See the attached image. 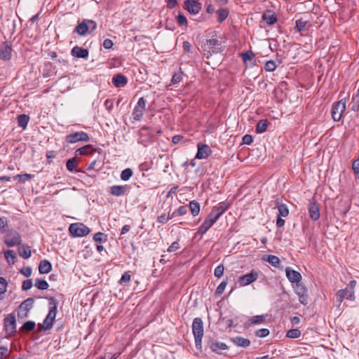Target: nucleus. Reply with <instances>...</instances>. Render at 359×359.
<instances>
[{
    "mask_svg": "<svg viewBox=\"0 0 359 359\" xmlns=\"http://www.w3.org/2000/svg\"><path fill=\"white\" fill-rule=\"evenodd\" d=\"M192 332L194 335L196 347L202 348V338L203 337V323L200 318H196L192 323Z\"/></svg>",
    "mask_w": 359,
    "mask_h": 359,
    "instance_id": "nucleus-1",
    "label": "nucleus"
},
{
    "mask_svg": "<svg viewBox=\"0 0 359 359\" xmlns=\"http://www.w3.org/2000/svg\"><path fill=\"white\" fill-rule=\"evenodd\" d=\"M49 305V312L44 319L42 325V327L44 330H48L52 328L57 314V304L55 302L53 299H50Z\"/></svg>",
    "mask_w": 359,
    "mask_h": 359,
    "instance_id": "nucleus-2",
    "label": "nucleus"
},
{
    "mask_svg": "<svg viewBox=\"0 0 359 359\" xmlns=\"http://www.w3.org/2000/svg\"><path fill=\"white\" fill-rule=\"evenodd\" d=\"M356 282L355 280L351 281L348 286L344 290H340L337 293V299L339 303H341L344 299L354 300L355 291L354 287Z\"/></svg>",
    "mask_w": 359,
    "mask_h": 359,
    "instance_id": "nucleus-3",
    "label": "nucleus"
},
{
    "mask_svg": "<svg viewBox=\"0 0 359 359\" xmlns=\"http://www.w3.org/2000/svg\"><path fill=\"white\" fill-rule=\"evenodd\" d=\"M97 27L95 21L90 20H84L76 27V32L80 36H85L88 32L94 31Z\"/></svg>",
    "mask_w": 359,
    "mask_h": 359,
    "instance_id": "nucleus-4",
    "label": "nucleus"
},
{
    "mask_svg": "<svg viewBox=\"0 0 359 359\" xmlns=\"http://www.w3.org/2000/svg\"><path fill=\"white\" fill-rule=\"evenodd\" d=\"M70 233L74 237H83L90 233V229L82 223L72 224L69 227Z\"/></svg>",
    "mask_w": 359,
    "mask_h": 359,
    "instance_id": "nucleus-5",
    "label": "nucleus"
},
{
    "mask_svg": "<svg viewBox=\"0 0 359 359\" xmlns=\"http://www.w3.org/2000/svg\"><path fill=\"white\" fill-rule=\"evenodd\" d=\"M21 236L20 233L15 231H9L4 237V243L8 247H14L21 243Z\"/></svg>",
    "mask_w": 359,
    "mask_h": 359,
    "instance_id": "nucleus-6",
    "label": "nucleus"
},
{
    "mask_svg": "<svg viewBox=\"0 0 359 359\" xmlns=\"http://www.w3.org/2000/svg\"><path fill=\"white\" fill-rule=\"evenodd\" d=\"M346 110V100L342 99L333 105L332 110V118L335 121L341 120Z\"/></svg>",
    "mask_w": 359,
    "mask_h": 359,
    "instance_id": "nucleus-7",
    "label": "nucleus"
},
{
    "mask_svg": "<svg viewBox=\"0 0 359 359\" xmlns=\"http://www.w3.org/2000/svg\"><path fill=\"white\" fill-rule=\"evenodd\" d=\"M65 139L66 141L70 144H74L78 142H88L90 140L88 135L83 131L71 133L67 135Z\"/></svg>",
    "mask_w": 359,
    "mask_h": 359,
    "instance_id": "nucleus-8",
    "label": "nucleus"
},
{
    "mask_svg": "<svg viewBox=\"0 0 359 359\" xmlns=\"http://www.w3.org/2000/svg\"><path fill=\"white\" fill-rule=\"evenodd\" d=\"M34 304V299L28 298L25 300L19 306L18 314L20 318H24L28 316V313Z\"/></svg>",
    "mask_w": 359,
    "mask_h": 359,
    "instance_id": "nucleus-9",
    "label": "nucleus"
},
{
    "mask_svg": "<svg viewBox=\"0 0 359 359\" xmlns=\"http://www.w3.org/2000/svg\"><path fill=\"white\" fill-rule=\"evenodd\" d=\"M146 106V101L144 97H140L137 102V105L135 107L133 117L135 121H140L144 112Z\"/></svg>",
    "mask_w": 359,
    "mask_h": 359,
    "instance_id": "nucleus-10",
    "label": "nucleus"
},
{
    "mask_svg": "<svg viewBox=\"0 0 359 359\" xmlns=\"http://www.w3.org/2000/svg\"><path fill=\"white\" fill-rule=\"evenodd\" d=\"M258 273L255 271H252L250 273L241 276L238 280L240 286L244 287L250 285V283L257 280Z\"/></svg>",
    "mask_w": 359,
    "mask_h": 359,
    "instance_id": "nucleus-11",
    "label": "nucleus"
},
{
    "mask_svg": "<svg viewBox=\"0 0 359 359\" xmlns=\"http://www.w3.org/2000/svg\"><path fill=\"white\" fill-rule=\"evenodd\" d=\"M229 203L226 202L219 203L214 207L210 215L216 221L224 214L229 208Z\"/></svg>",
    "mask_w": 359,
    "mask_h": 359,
    "instance_id": "nucleus-12",
    "label": "nucleus"
},
{
    "mask_svg": "<svg viewBox=\"0 0 359 359\" xmlns=\"http://www.w3.org/2000/svg\"><path fill=\"white\" fill-rule=\"evenodd\" d=\"M184 8L191 14L196 15L201 9V4L196 0H186Z\"/></svg>",
    "mask_w": 359,
    "mask_h": 359,
    "instance_id": "nucleus-13",
    "label": "nucleus"
},
{
    "mask_svg": "<svg viewBox=\"0 0 359 359\" xmlns=\"http://www.w3.org/2000/svg\"><path fill=\"white\" fill-rule=\"evenodd\" d=\"M129 189L128 185H114L110 187L109 194L114 196H121L127 194Z\"/></svg>",
    "mask_w": 359,
    "mask_h": 359,
    "instance_id": "nucleus-14",
    "label": "nucleus"
},
{
    "mask_svg": "<svg viewBox=\"0 0 359 359\" xmlns=\"http://www.w3.org/2000/svg\"><path fill=\"white\" fill-rule=\"evenodd\" d=\"M294 290L296 294L299 297V302L303 304H307V297H306V289L302 285L301 283H297L294 286Z\"/></svg>",
    "mask_w": 359,
    "mask_h": 359,
    "instance_id": "nucleus-15",
    "label": "nucleus"
},
{
    "mask_svg": "<svg viewBox=\"0 0 359 359\" xmlns=\"http://www.w3.org/2000/svg\"><path fill=\"white\" fill-rule=\"evenodd\" d=\"M211 149L207 144H198V151L196 155V158L198 159H203L208 158L210 154Z\"/></svg>",
    "mask_w": 359,
    "mask_h": 359,
    "instance_id": "nucleus-16",
    "label": "nucleus"
},
{
    "mask_svg": "<svg viewBox=\"0 0 359 359\" xmlns=\"http://www.w3.org/2000/svg\"><path fill=\"white\" fill-rule=\"evenodd\" d=\"M285 273L287 278L290 282L294 283L300 282L302 276L298 271L292 269L290 267H287L285 269Z\"/></svg>",
    "mask_w": 359,
    "mask_h": 359,
    "instance_id": "nucleus-17",
    "label": "nucleus"
},
{
    "mask_svg": "<svg viewBox=\"0 0 359 359\" xmlns=\"http://www.w3.org/2000/svg\"><path fill=\"white\" fill-rule=\"evenodd\" d=\"M309 216L313 220H317L320 217V209L315 201H311L309 205Z\"/></svg>",
    "mask_w": 359,
    "mask_h": 359,
    "instance_id": "nucleus-18",
    "label": "nucleus"
},
{
    "mask_svg": "<svg viewBox=\"0 0 359 359\" xmlns=\"http://www.w3.org/2000/svg\"><path fill=\"white\" fill-rule=\"evenodd\" d=\"M12 55V48L6 43H4L0 48V58L3 60H9Z\"/></svg>",
    "mask_w": 359,
    "mask_h": 359,
    "instance_id": "nucleus-19",
    "label": "nucleus"
},
{
    "mask_svg": "<svg viewBox=\"0 0 359 359\" xmlns=\"http://www.w3.org/2000/svg\"><path fill=\"white\" fill-rule=\"evenodd\" d=\"M112 83L116 88L123 87L128 83L127 78L122 74H116L112 78Z\"/></svg>",
    "mask_w": 359,
    "mask_h": 359,
    "instance_id": "nucleus-20",
    "label": "nucleus"
},
{
    "mask_svg": "<svg viewBox=\"0 0 359 359\" xmlns=\"http://www.w3.org/2000/svg\"><path fill=\"white\" fill-rule=\"evenodd\" d=\"M72 55L78 58L86 59L88 57V50L79 46H75L72 49Z\"/></svg>",
    "mask_w": 359,
    "mask_h": 359,
    "instance_id": "nucleus-21",
    "label": "nucleus"
},
{
    "mask_svg": "<svg viewBox=\"0 0 359 359\" xmlns=\"http://www.w3.org/2000/svg\"><path fill=\"white\" fill-rule=\"evenodd\" d=\"M311 27V24L308 20H304L302 18L296 21V28L299 32H307Z\"/></svg>",
    "mask_w": 359,
    "mask_h": 359,
    "instance_id": "nucleus-22",
    "label": "nucleus"
},
{
    "mask_svg": "<svg viewBox=\"0 0 359 359\" xmlns=\"http://www.w3.org/2000/svg\"><path fill=\"white\" fill-rule=\"evenodd\" d=\"M15 318L13 315H9L5 318V327L7 331L13 332L15 329Z\"/></svg>",
    "mask_w": 359,
    "mask_h": 359,
    "instance_id": "nucleus-23",
    "label": "nucleus"
},
{
    "mask_svg": "<svg viewBox=\"0 0 359 359\" xmlns=\"http://www.w3.org/2000/svg\"><path fill=\"white\" fill-rule=\"evenodd\" d=\"M220 45L219 41L216 39H211L206 41L205 43V49H208L210 51H212L213 53H217V47Z\"/></svg>",
    "mask_w": 359,
    "mask_h": 359,
    "instance_id": "nucleus-24",
    "label": "nucleus"
},
{
    "mask_svg": "<svg viewBox=\"0 0 359 359\" xmlns=\"http://www.w3.org/2000/svg\"><path fill=\"white\" fill-rule=\"evenodd\" d=\"M262 18L268 25H273L277 20L275 13L271 11L265 12L262 15Z\"/></svg>",
    "mask_w": 359,
    "mask_h": 359,
    "instance_id": "nucleus-25",
    "label": "nucleus"
},
{
    "mask_svg": "<svg viewBox=\"0 0 359 359\" xmlns=\"http://www.w3.org/2000/svg\"><path fill=\"white\" fill-rule=\"evenodd\" d=\"M52 269V265L50 262L48 260H42L39 266V271L40 273H48Z\"/></svg>",
    "mask_w": 359,
    "mask_h": 359,
    "instance_id": "nucleus-26",
    "label": "nucleus"
},
{
    "mask_svg": "<svg viewBox=\"0 0 359 359\" xmlns=\"http://www.w3.org/2000/svg\"><path fill=\"white\" fill-rule=\"evenodd\" d=\"M232 341L235 345L241 347H248L250 344V341L249 339L241 337H234L233 339H232Z\"/></svg>",
    "mask_w": 359,
    "mask_h": 359,
    "instance_id": "nucleus-27",
    "label": "nucleus"
},
{
    "mask_svg": "<svg viewBox=\"0 0 359 359\" xmlns=\"http://www.w3.org/2000/svg\"><path fill=\"white\" fill-rule=\"evenodd\" d=\"M4 257L9 265L14 264L16 261L15 253L11 250H8L4 252Z\"/></svg>",
    "mask_w": 359,
    "mask_h": 359,
    "instance_id": "nucleus-28",
    "label": "nucleus"
},
{
    "mask_svg": "<svg viewBox=\"0 0 359 359\" xmlns=\"http://www.w3.org/2000/svg\"><path fill=\"white\" fill-rule=\"evenodd\" d=\"M18 253L23 258L28 259L32 255V251L28 245H23L18 248Z\"/></svg>",
    "mask_w": 359,
    "mask_h": 359,
    "instance_id": "nucleus-29",
    "label": "nucleus"
},
{
    "mask_svg": "<svg viewBox=\"0 0 359 359\" xmlns=\"http://www.w3.org/2000/svg\"><path fill=\"white\" fill-rule=\"evenodd\" d=\"M93 151L92 145L88 144L76 150V155H89Z\"/></svg>",
    "mask_w": 359,
    "mask_h": 359,
    "instance_id": "nucleus-30",
    "label": "nucleus"
},
{
    "mask_svg": "<svg viewBox=\"0 0 359 359\" xmlns=\"http://www.w3.org/2000/svg\"><path fill=\"white\" fill-rule=\"evenodd\" d=\"M277 208L279 217H286L289 215V210L285 204L277 203Z\"/></svg>",
    "mask_w": 359,
    "mask_h": 359,
    "instance_id": "nucleus-31",
    "label": "nucleus"
},
{
    "mask_svg": "<svg viewBox=\"0 0 359 359\" xmlns=\"http://www.w3.org/2000/svg\"><path fill=\"white\" fill-rule=\"evenodd\" d=\"M210 348L213 351H217L218 350H226L227 346L223 342L212 341L210 344Z\"/></svg>",
    "mask_w": 359,
    "mask_h": 359,
    "instance_id": "nucleus-32",
    "label": "nucleus"
},
{
    "mask_svg": "<svg viewBox=\"0 0 359 359\" xmlns=\"http://www.w3.org/2000/svg\"><path fill=\"white\" fill-rule=\"evenodd\" d=\"M266 320V316L264 315L260 316H255L251 318L248 323V326L256 325V324H261Z\"/></svg>",
    "mask_w": 359,
    "mask_h": 359,
    "instance_id": "nucleus-33",
    "label": "nucleus"
},
{
    "mask_svg": "<svg viewBox=\"0 0 359 359\" xmlns=\"http://www.w3.org/2000/svg\"><path fill=\"white\" fill-rule=\"evenodd\" d=\"M217 21L222 22L229 15V11L226 8H220L216 11Z\"/></svg>",
    "mask_w": 359,
    "mask_h": 359,
    "instance_id": "nucleus-34",
    "label": "nucleus"
},
{
    "mask_svg": "<svg viewBox=\"0 0 359 359\" xmlns=\"http://www.w3.org/2000/svg\"><path fill=\"white\" fill-rule=\"evenodd\" d=\"M189 208L193 216H196L200 212V204L196 201H192L189 203Z\"/></svg>",
    "mask_w": 359,
    "mask_h": 359,
    "instance_id": "nucleus-35",
    "label": "nucleus"
},
{
    "mask_svg": "<svg viewBox=\"0 0 359 359\" xmlns=\"http://www.w3.org/2000/svg\"><path fill=\"white\" fill-rule=\"evenodd\" d=\"M268 127V122L266 120L262 119L260 120L256 128V130L258 133H262L266 130V128Z\"/></svg>",
    "mask_w": 359,
    "mask_h": 359,
    "instance_id": "nucleus-36",
    "label": "nucleus"
},
{
    "mask_svg": "<svg viewBox=\"0 0 359 359\" xmlns=\"http://www.w3.org/2000/svg\"><path fill=\"white\" fill-rule=\"evenodd\" d=\"M78 161L74 158H69L66 163L67 168L69 171L73 172L77 167Z\"/></svg>",
    "mask_w": 359,
    "mask_h": 359,
    "instance_id": "nucleus-37",
    "label": "nucleus"
},
{
    "mask_svg": "<svg viewBox=\"0 0 359 359\" xmlns=\"http://www.w3.org/2000/svg\"><path fill=\"white\" fill-rule=\"evenodd\" d=\"M29 121V117L25 114H21L18 117V123L19 126L25 128Z\"/></svg>",
    "mask_w": 359,
    "mask_h": 359,
    "instance_id": "nucleus-38",
    "label": "nucleus"
},
{
    "mask_svg": "<svg viewBox=\"0 0 359 359\" xmlns=\"http://www.w3.org/2000/svg\"><path fill=\"white\" fill-rule=\"evenodd\" d=\"M8 283L4 278L0 277V300L4 298V294L6 291Z\"/></svg>",
    "mask_w": 359,
    "mask_h": 359,
    "instance_id": "nucleus-39",
    "label": "nucleus"
},
{
    "mask_svg": "<svg viewBox=\"0 0 359 359\" xmlns=\"http://www.w3.org/2000/svg\"><path fill=\"white\" fill-rule=\"evenodd\" d=\"M36 324L34 321H27L22 326L20 330L22 332H29L34 329Z\"/></svg>",
    "mask_w": 359,
    "mask_h": 359,
    "instance_id": "nucleus-40",
    "label": "nucleus"
},
{
    "mask_svg": "<svg viewBox=\"0 0 359 359\" xmlns=\"http://www.w3.org/2000/svg\"><path fill=\"white\" fill-rule=\"evenodd\" d=\"M266 260L275 267H278L280 264V259L275 255H269Z\"/></svg>",
    "mask_w": 359,
    "mask_h": 359,
    "instance_id": "nucleus-41",
    "label": "nucleus"
},
{
    "mask_svg": "<svg viewBox=\"0 0 359 359\" xmlns=\"http://www.w3.org/2000/svg\"><path fill=\"white\" fill-rule=\"evenodd\" d=\"M33 177H34V175H32L25 173V174H22V175H17L14 176L13 178H14V180H18L19 182L24 183V182L31 180Z\"/></svg>",
    "mask_w": 359,
    "mask_h": 359,
    "instance_id": "nucleus-42",
    "label": "nucleus"
},
{
    "mask_svg": "<svg viewBox=\"0 0 359 359\" xmlns=\"http://www.w3.org/2000/svg\"><path fill=\"white\" fill-rule=\"evenodd\" d=\"M133 173V170L130 168H126L121 172V179L123 181H127L132 177Z\"/></svg>",
    "mask_w": 359,
    "mask_h": 359,
    "instance_id": "nucleus-43",
    "label": "nucleus"
},
{
    "mask_svg": "<svg viewBox=\"0 0 359 359\" xmlns=\"http://www.w3.org/2000/svg\"><path fill=\"white\" fill-rule=\"evenodd\" d=\"M242 57L245 65H251L254 55L252 52H246L242 54Z\"/></svg>",
    "mask_w": 359,
    "mask_h": 359,
    "instance_id": "nucleus-44",
    "label": "nucleus"
},
{
    "mask_svg": "<svg viewBox=\"0 0 359 359\" xmlns=\"http://www.w3.org/2000/svg\"><path fill=\"white\" fill-rule=\"evenodd\" d=\"M301 335V332L298 329H292L287 331L286 336L288 338L297 339Z\"/></svg>",
    "mask_w": 359,
    "mask_h": 359,
    "instance_id": "nucleus-45",
    "label": "nucleus"
},
{
    "mask_svg": "<svg viewBox=\"0 0 359 359\" xmlns=\"http://www.w3.org/2000/svg\"><path fill=\"white\" fill-rule=\"evenodd\" d=\"M35 286L39 290H46L48 287V283L43 279H36Z\"/></svg>",
    "mask_w": 359,
    "mask_h": 359,
    "instance_id": "nucleus-46",
    "label": "nucleus"
},
{
    "mask_svg": "<svg viewBox=\"0 0 359 359\" xmlns=\"http://www.w3.org/2000/svg\"><path fill=\"white\" fill-rule=\"evenodd\" d=\"M130 279H131V276H130V273L128 271H126L122 275V276L119 280V283L121 285H126V283H128L130 280Z\"/></svg>",
    "mask_w": 359,
    "mask_h": 359,
    "instance_id": "nucleus-47",
    "label": "nucleus"
},
{
    "mask_svg": "<svg viewBox=\"0 0 359 359\" xmlns=\"http://www.w3.org/2000/svg\"><path fill=\"white\" fill-rule=\"evenodd\" d=\"M217 221L213 219L211 215L209 214L208 216L206 217V219L203 222V224H204L205 226L208 227V229H210Z\"/></svg>",
    "mask_w": 359,
    "mask_h": 359,
    "instance_id": "nucleus-48",
    "label": "nucleus"
},
{
    "mask_svg": "<svg viewBox=\"0 0 359 359\" xmlns=\"http://www.w3.org/2000/svg\"><path fill=\"white\" fill-rule=\"evenodd\" d=\"M224 267L222 264L217 266L214 271V275L217 278H221L223 276Z\"/></svg>",
    "mask_w": 359,
    "mask_h": 359,
    "instance_id": "nucleus-49",
    "label": "nucleus"
},
{
    "mask_svg": "<svg viewBox=\"0 0 359 359\" xmlns=\"http://www.w3.org/2000/svg\"><path fill=\"white\" fill-rule=\"evenodd\" d=\"M170 219L171 217H170L168 213H163L162 215L157 217V222L161 224H164L166 223Z\"/></svg>",
    "mask_w": 359,
    "mask_h": 359,
    "instance_id": "nucleus-50",
    "label": "nucleus"
},
{
    "mask_svg": "<svg viewBox=\"0 0 359 359\" xmlns=\"http://www.w3.org/2000/svg\"><path fill=\"white\" fill-rule=\"evenodd\" d=\"M187 213V208L185 206H180L172 213V216L184 215Z\"/></svg>",
    "mask_w": 359,
    "mask_h": 359,
    "instance_id": "nucleus-51",
    "label": "nucleus"
},
{
    "mask_svg": "<svg viewBox=\"0 0 359 359\" xmlns=\"http://www.w3.org/2000/svg\"><path fill=\"white\" fill-rule=\"evenodd\" d=\"M276 68V63L273 60H269L265 64V69L267 72H273Z\"/></svg>",
    "mask_w": 359,
    "mask_h": 359,
    "instance_id": "nucleus-52",
    "label": "nucleus"
},
{
    "mask_svg": "<svg viewBox=\"0 0 359 359\" xmlns=\"http://www.w3.org/2000/svg\"><path fill=\"white\" fill-rule=\"evenodd\" d=\"M352 169L353 170V172L357 176V177L359 179V158L355 159L352 164Z\"/></svg>",
    "mask_w": 359,
    "mask_h": 359,
    "instance_id": "nucleus-53",
    "label": "nucleus"
},
{
    "mask_svg": "<svg viewBox=\"0 0 359 359\" xmlns=\"http://www.w3.org/2000/svg\"><path fill=\"white\" fill-rule=\"evenodd\" d=\"M177 23L182 26V25H184V26H187V20L186 18V17L182 14V13H179L178 15H177Z\"/></svg>",
    "mask_w": 359,
    "mask_h": 359,
    "instance_id": "nucleus-54",
    "label": "nucleus"
},
{
    "mask_svg": "<svg viewBox=\"0 0 359 359\" xmlns=\"http://www.w3.org/2000/svg\"><path fill=\"white\" fill-rule=\"evenodd\" d=\"M269 334V330L266 328L259 329L256 332V336L259 337H265Z\"/></svg>",
    "mask_w": 359,
    "mask_h": 359,
    "instance_id": "nucleus-55",
    "label": "nucleus"
},
{
    "mask_svg": "<svg viewBox=\"0 0 359 359\" xmlns=\"http://www.w3.org/2000/svg\"><path fill=\"white\" fill-rule=\"evenodd\" d=\"M182 80V73H176L173 75L172 79V83L173 84H178Z\"/></svg>",
    "mask_w": 359,
    "mask_h": 359,
    "instance_id": "nucleus-56",
    "label": "nucleus"
},
{
    "mask_svg": "<svg viewBox=\"0 0 359 359\" xmlns=\"http://www.w3.org/2000/svg\"><path fill=\"white\" fill-rule=\"evenodd\" d=\"M8 226V220L6 217H0V231H4Z\"/></svg>",
    "mask_w": 359,
    "mask_h": 359,
    "instance_id": "nucleus-57",
    "label": "nucleus"
},
{
    "mask_svg": "<svg viewBox=\"0 0 359 359\" xmlns=\"http://www.w3.org/2000/svg\"><path fill=\"white\" fill-rule=\"evenodd\" d=\"M226 285H227V283H226V281H222V282L219 285V286L217 287V289H216V293H217V294H219V295L222 294L224 292V290H225V288H226Z\"/></svg>",
    "mask_w": 359,
    "mask_h": 359,
    "instance_id": "nucleus-58",
    "label": "nucleus"
},
{
    "mask_svg": "<svg viewBox=\"0 0 359 359\" xmlns=\"http://www.w3.org/2000/svg\"><path fill=\"white\" fill-rule=\"evenodd\" d=\"M9 355V351L6 346H0V359L6 358Z\"/></svg>",
    "mask_w": 359,
    "mask_h": 359,
    "instance_id": "nucleus-59",
    "label": "nucleus"
},
{
    "mask_svg": "<svg viewBox=\"0 0 359 359\" xmlns=\"http://www.w3.org/2000/svg\"><path fill=\"white\" fill-rule=\"evenodd\" d=\"M32 285L33 283L32 280H25L22 283V288L23 290H28L32 288Z\"/></svg>",
    "mask_w": 359,
    "mask_h": 359,
    "instance_id": "nucleus-60",
    "label": "nucleus"
},
{
    "mask_svg": "<svg viewBox=\"0 0 359 359\" xmlns=\"http://www.w3.org/2000/svg\"><path fill=\"white\" fill-rule=\"evenodd\" d=\"M180 248V243L177 241H175V242L172 243L169 246V248H168L167 250L169 252H174L177 251V250H179Z\"/></svg>",
    "mask_w": 359,
    "mask_h": 359,
    "instance_id": "nucleus-61",
    "label": "nucleus"
},
{
    "mask_svg": "<svg viewBox=\"0 0 359 359\" xmlns=\"http://www.w3.org/2000/svg\"><path fill=\"white\" fill-rule=\"evenodd\" d=\"M32 268L29 266L24 267L20 270V273L26 277H29L32 274Z\"/></svg>",
    "mask_w": 359,
    "mask_h": 359,
    "instance_id": "nucleus-62",
    "label": "nucleus"
},
{
    "mask_svg": "<svg viewBox=\"0 0 359 359\" xmlns=\"http://www.w3.org/2000/svg\"><path fill=\"white\" fill-rule=\"evenodd\" d=\"M113 45H114L113 41L109 39H107L103 41V46L106 49L111 48Z\"/></svg>",
    "mask_w": 359,
    "mask_h": 359,
    "instance_id": "nucleus-63",
    "label": "nucleus"
},
{
    "mask_svg": "<svg viewBox=\"0 0 359 359\" xmlns=\"http://www.w3.org/2000/svg\"><path fill=\"white\" fill-rule=\"evenodd\" d=\"M103 238H104V233H100V232L95 233L93 236V239L96 242H102L103 241Z\"/></svg>",
    "mask_w": 359,
    "mask_h": 359,
    "instance_id": "nucleus-64",
    "label": "nucleus"
}]
</instances>
